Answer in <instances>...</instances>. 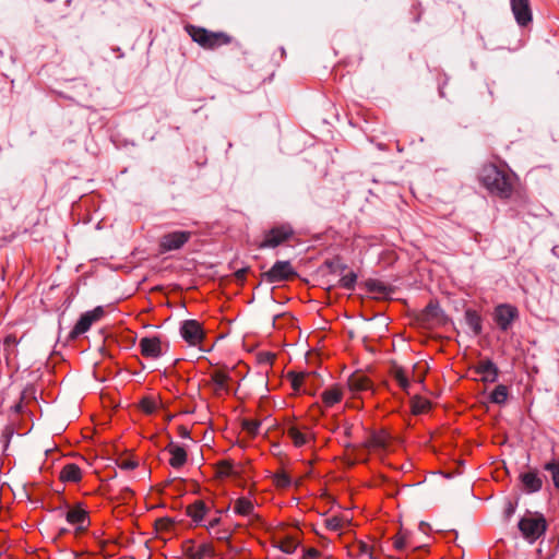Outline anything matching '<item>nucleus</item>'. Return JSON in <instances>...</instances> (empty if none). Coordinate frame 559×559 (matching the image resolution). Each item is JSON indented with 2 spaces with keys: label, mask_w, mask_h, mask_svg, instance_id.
Listing matches in <instances>:
<instances>
[{
  "label": "nucleus",
  "mask_w": 559,
  "mask_h": 559,
  "mask_svg": "<svg viewBox=\"0 0 559 559\" xmlns=\"http://www.w3.org/2000/svg\"><path fill=\"white\" fill-rule=\"evenodd\" d=\"M483 186L491 193L501 199H508L513 192V185L510 176L498 168L495 164L484 165L480 175Z\"/></svg>",
  "instance_id": "nucleus-1"
},
{
  "label": "nucleus",
  "mask_w": 559,
  "mask_h": 559,
  "mask_svg": "<svg viewBox=\"0 0 559 559\" xmlns=\"http://www.w3.org/2000/svg\"><path fill=\"white\" fill-rule=\"evenodd\" d=\"M185 31L195 44L205 50H215L228 46L234 40V37L226 32H213L193 24H186Z\"/></svg>",
  "instance_id": "nucleus-2"
},
{
  "label": "nucleus",
  "mask_w": 559,
  "mask_h": 559,
  "mask_svg": "<svg viewBox=\"0 0 559 559\" xmlns=\"http://www.w3.org/2000/svg\"><path fill=\"white\" fill-rule=\"evenodd\" d=\"M518 526L522 536L532 544L545 534L548 524L544 514L527 511L519 521Z\"/></svg>",
  "instance_id": "nucleus-3"
},
{
  "label": "nucleus",
  "mask_w": 559,
  "mask_h": 559,
  "mask_svg": "<svg viewBox=\"0 0 559 559\" xmlns=\"http://www.w3.org/2000/svg\"><path fill=\"white\" fill-rule=\"evenodd\" d=\"M293 235L294 229L289 224L277 225L264 233L263 240L257 247L258 249L276 248L290 239Z\"/></svg>",
  "instance_id": "nucleus-4"
},
{
  "label": "nucleus",
  "mask_w": 559,
  "mask_h": 559,
  "mask_svg": "<svg viewBox=\"0 0 559 559\" xmlns=\"http://www.w3.org/2000/svg\"><path fill=\"white\" fill-rule=\"evenodd\" d=\"M192 237V233L188 230H176L164 234L158 241L160 253L181 249Z\"/></svg>",
  "instance_id": "nucleus-5"
},
{
  "label": "nucleus",
  "mask_w": 559,
  "mask_h": 559,
  "mask_svg": "<svg viewBox=\"0 0 559 559\" xmlns=\"http://www.w3.org/2000/svg\"><path fill=\"white\" fill-rule=\"evenodd\" d=\"M297 275L289 261H277L273 266L262 274L265 282L273 284L289 281Z\"/></svg>",
  "instance_id": "nucleus-6"
},
{
  "label": "nucleus",
  "mask_w": 559,
  "mask_h": 559,
  "mask_svg": "<svg viewBox=\"0 0 559 559\" xmlns=\"http://www.w3.org/2000/svg\"><path fill=\"white\" fill-rule=\"evenodd\" d=\"M140 353L146 359H158L168 348L167 343H163L159 336H146L142 337L139 342Z\"/></svg>",
  "instance_id": "nucleus-7"
},
{
  "label": "nucleus",
  "mask_w": 559,
  "mask_h": 559,
  "mask_svg": "<svg viewBox=\"0 0 559 559\" xmlns=\"http://www.w3.org/2000/svg\"><path fill=\"white\" fill-rule=\"evenodd\" d=\"M181 337L190 345L198 346L205 337L201 323L197 320H186L180 326Z\"/></svg>",
  "instance_id": "nucleus-8"
},
{
  "label": "nucleus",
  "mask_w": 559,
  "mask_h": 559,
  "mask_svg": "<svg viewBox=\"0 0 559 559\" xmlns=\"http://www.w3.org/2000/svg\"><path fill=\"white\" fill-rule=\"evenodd\" d=\"M518 318L519 311L516 307L510 304H501L495 308L493 320L502 331H508Z\"/></svg>",
  "instance_id": "nucleus-9"
},
{
  "label": "nucleus",
  "mask_w": 559,
  "mask_h": 559,
  "mask_svg": "<svg viewBox=\"0 0 559 559\" xmlns=\"http://www.w3.org/2000/svg\"><path fill=\"white\" fill-rule=\"evenodd\" d=\"M105 316V310L102 306L94 308L91 311H86L83 313L74 328L72 329L70 335L71 337H76L90 330L93 323L99 321Z\"/></svg>",
  "instance_id": "nucleus-10"
},
{
  "label": "nucleus",
  "mask_w": 559,
  "mask_h": 559,
  "mask_svg": "<svg viewBox=\"0 0 559 559\" xmlns=\"http://www.w3.org/2000/svg\"><path fill=\"white\" fill-rule=\"evenodd\" d=\"M285 433L297 448H300L313 440V433L306 425L290 423L286 426Z\"/></svg>",
  "instance_id": "nucleus-11"
},
{
  "label": "nucleus",
  "mask_w": 559,
  "mask_h": 559,
  "mask_svg": "<svg viewBox=\"0 0 559 559\" xmlns=\"http://www.w3.org/2000/svg\"><path fill=\"white\" fill-rule=\"evenodd\" d=\"M513 15L521 26L532 22V10L528 0H511Z\"/></svg>",
  "instance_id": "nucleus-12"
},
{
  "label": "nucleus",
  "mask_w": 559,
  "mask_h": 559,
  "mask_svg": "<svg viewBox=\"0 0 559 559\" xmlns=\"http://www.w3.org/2000/svg\"><path fill=\"white\" fill-rule=\"evenodd\" d=\"M66 519L70 524L75 525L78 531H84L90 524L87 511L80 506L70 509L66 514Z\"/></svg>",
  "instance_id": "nucleus-13"
},
{
  "label": "nucleus",
  "mask_w": 559,
  "mask_h": 559,
  "mask_svg": "<svg viewBox=\"0 0 559 559\" xmlns=\"http://www.w3.org/2000/svg\"><path fill=\"white\" fill-rule=\"evenodd\" d=\"M234 512L241 516L249 518L250 522L260 521V516L254 513V504L248 498H238L234 503Z\"/></svg>",
  "instance_id": "nucleus-14"
},
{
  "label": "nucleus",
  "mask_w": 559,
  "mask_h": 559,
  "mask_svg": "<svg viewBox=\"0 0 559 559\" xmlns=\"http://www.w3.org/2000/svg\"><path fill=\"white\" fill-rule=\"evenodd\" d=\"M209 511L210 508L203 500H197L187 507V515L198 525L204 524Z\"/></svg>",
  "instance_id": "nucleus-15"
},
{
  "label": "nucleus",
  "mask_w": 559,
  "mask_h": 559,
  "mask_svg": "<svg viewBox=\"0 0 559 559\" xmlns=\"http://www.w3.org/2000/svg\"><path fill=\"white\" fill-rule=\"evenodd\" d=\"M476 373L480 376L484 382H495L498 378V368L489 359L480 360L475 368Z\"/></svg>",
  "instance_id": "nucleus-16"
},
{
  "label": "nucleus",
  "mask_w": 559,
  "mask_h": 559,
  "mask_svg": "<svg viewBox=\"0 0 559 559\" xmlns=\"http://www.w3.org/2000/svg\"><path fill=\"white\" fill-rule=\"evenodd\" d=\"M520 480L527 492H537L543 487V480L537 471H528L520 475Z\"/></svg>",
  "instance_id": "nucleus-17"
},
{
  "label": "nucleus",
  "mask_w": 559,
  "mask_h": 559,
  "mask_svg": "<svg viewBox=\"0 0 559 559\" xmlns=\"http://www.w3.org/2000/svg\"><path fill=\"white\" fill-rule=\"evenodd\" d=\"M348 389L354 393H359L362 391L370 390L372 383L370 379L362 373H353L347 380Z\"/></svg>",
  "instance_id": "nucleus-18"
},
{
  "label": "nucleus",
  "mask_w": 559,
  "mask_h": 559,
  "mask_svg": "<svg viewBox=\"0 0 559 559\" xmlns=\"http://www.w3.org/2000/svg\"><path fill=\"white\" fill-rule=\"evenodd\" d=\"M166 450L170 454L169 464L171 467L180 468L186 464L187 452L182 447L175 444L174 442H170Z\"/></svg>",
  "instance_id": "nucleus-19"
},
{
  "label": "nucleus",
  "mask_w": 559,
  "mask_h": 559,
  "mask_svg": "<svg viewBox=\"0 0 559 559\" xmlns=\"http://www.w3.org/2000/svg\"><path fill=\"white\" fill-rule=\"evenodd\" d=\"M386 444L388 435L384 431L373 432L362 442V447L368 450L384 449Z\"/></svg>",
  "instance_id": "nucleus-20"
},
{
  "label": "nucleus",
  "mask_w": 559,
  "mask_h": 559,
  "mask_svg": "<svg viewBox=\"0 0 559 559\" xmlns=\"http://www.w3.org/2000/svg\"><path fill=\"white\" fill-rule=\"evenodd\" d=\"M59 477L64 483H79L82 478V472L76 464L70 463L62 467Z\"/></svg>",
  "instance_id": "nucleus-21"
},
{
  "label": "nucleus",
  "mask_w": 559,
  "mask_h": 559,
  "mask_svg": "<svg viewBox=\"0 0 559 559\" xmlns=\"http://www.w3.org/2000/svg\"><path fill=\"white\" fill-rule=\"evenodd\" d=\"M322 402L326 407H332L333 405L341 402L343 397V391L338 385H333L326 390H324L321 394Z\"/></svg>",
  "instance_id": "nucleus-22"
},
{
  "label": "nucleus",
  "mask_w": 559,
  "mask_h": 559,
  "mask_svg": "<svg viewBox=\"0 0 559 559\" xmlns=\"http://www.w3.org/2000/svg\"><path fill=\"white\" fill-rule=\"evenodd\" d=\"M215 554L214 547L210 543L199 544L193 546L189 550V556L191 559H205L211 558Z\"/></svg>",
  "instance_id": "nucleus-23"
},
{
  "label": "nucleus",
  "mask_w": 559,
  "mask_h": 559,
  "mask_svg": "<svg viewBox=\"0 0 559 559\" xmlns=\"http://www.w3.org/2000/svg\"><path fill=\"white\" fill-rule=\"evenodd\" d=\"M391 376L399 383L400 388L404 392L408 393L411 382H409L406 371L401 366L394 365L391 368Z\"/></svg>",
  "instance_id": "nucleus-24"
},
{
  "label": "nucleus",
  "mask_w": 559,
  "mask_h": 559,
  "mask_svg": "<svg viewBox=\"0 0 559 559\" xmlns=\"http://www.w3.org/2000/svg\"><path fill=\"white\" fill-rule=\"evenodd\" d=\"M465 321L475 335H479L481 333V317L478 314L477 311L467 309L465 311Z\"/></svg>",
  "instance_id": "nucleus-25"
},
{
  "label": "nucleus",
  "mask_w": 559,
  "mask_h": 559,
  "mask_svg": "<svg viewBox=\"0 0 559 559\" xmlns=\"http://www.w3.org/2000/svg\"><path fill=\"white\" fill-rule=\"evenodd\" d=\"M349 519L344 515H332L325 520V527L330 531L337 532L349 525Z\"/></svg>",
  "instance_id": "nucleus-26"
},
{
  "label": "nucleus",
  "mask_w": 559,
  "mask_h": 559,
  "mask_svg": "<svg viewBox=\"0 0 559 559\" xmlns=\"http://www.w3.org/2000/svg\"><path fill=\"white\" fill-rule=\"evenodd\" d=\"M228 373L222 370H215L211 374V380L215 385V392L218 393L221 391L228 392L227 382L229 380Z\"/></svg>",
  "instance_id": "nucleus-27"
},
{
  "label": "nucleus",
  "mask_w": 559,
  "mask_h": 559,
  "mask_svg": "<svg viewBox=\"0 0 559 559\" xmlns=\"http://www.w3.org/2000/svg\"><path fill=\"white\" fill-rule=\"evenodd\" d=\"M509 396V390L506 385L499 384L490 394V402L502 405L507 402Z\"/></svg>",
  "instance_id": "nucleus-28"
},
{
  "label": "nucleus",
  "mask_w": 559,
  "mask_h": 559,
  "mask_svg": "<svg viewBox=\"0 0 559 559\" xmlns=\"http://www.w3.org/2000/svg\"><path fill=\"white\" fill-rule=\"evenodd\" d=\"M544 469L549 472L555 488L559 489V459H552L544 465Z\"/></svg>",
  "instance_id": "nucleus-29"
},
{
  "label": "nucleus",
  "mask_w": 559,
  "mask_h": 559,
  "mask_svg": "<svg viewBox=\"0 0 559 559\" xmlns=\"http://www.w3.org/2000/svg\"><path fill=\"white\" fill-rule=\"evenodd\" d=\"M430 402L423 397H416L412 402V411L414 414H424L430 409Z\"/></svg>",
  "instance_id": "nucleus-30"
},
{
  "label": "nucleus",
  "mask_w": 559,
  "mask_h": 559,
  "mask_svg": "<svg viewBox=\"0 0 559 559\" xmlns=\"http://www.w3.org/2000/svg\"><path fill=\"white\" fill-rule=\"evenodd\" d=\"M216 473L221 477H227L234 474V465L230 461H219L216 464Z\"/></svg>",
  "instance_id": "nucleus-31"
},
{
  "label": "nucleus",
  "mask_w": 559,
  "mask_h": 559,
  "mask_svg": "<svg viewBox=\"0 0 559 559\" xmlns=\"http://www.w3.org/2000/svg\"><path fill=\"white\" fill-rule=\"evenodd\" d=\"M356 282L357 274L355 272H349L341 277L340 286L347 290H353L355 288Z\"/></svg>",
  "instance_id": "nucleus-32"
},
{
  "label": "nucleus",
  "mask_w": 559,
  "mask_h": 559,
  "mask_svg": "<svg viewBox=\"0 0 559 559\" xmlns=\"http://www.w3.org/2000/svg\"><path fill=\"white\" fill-rule=\"evenodd\" d=\"M214 538L221 542H228L231 537L233 532L228 527H222L221 525L209 532Z\"/></svg>",
  "instance_id": "nucleus-33"
},
{
  "label": "nucleus",
  "mask_w": 559,
  "mask_h": 559,
  "mask_svg": "<svg viewBox=\"0 0 559 559\" xmlns=\"http://www.w3.org/2000/svg\"><path fill=\"white\" fill-rule=\"evenodd\" d=\"M259 428H260V421H258V420H253V419H243L242 420V429L251 437H254L259 433Z\"/></svg>",
  "instance_id": "nucleus-34"
},
{
  "label": "nucleus",
  "mask_w": 559,
  "mask_h": 559,
  "mask_svg": "<svg viewBox=\"0 0 559 559\" xmlns=\"http://www.w3.org/2000/svg\"><path fill=\"white\" fill-rule=\"evenodd\" d=\"M141 409L146 414H153L157 408V403L154 399L144 397L140 402Z\"/></svg>",
  "instance_id": "nucleus-35"
},
{
  "label": "nucleus",
  "mask_w": 559,
  "mask_h": 559,
  "mask_svg": "<svg viewBox=\"0 0 559 559\" xmlns=\"http://www.w3.org/2000/svg\"><path fill=\"white\" fill-rule=\"evenodd\" d=\"M221 513H223L222 510H216V514L214 516L210 518L207 521L205 520V522H204V524H202V526H204L209 532H212V530H214L215 527L221 525V522H222Z\"/></svg>",
  "instance_id": "nucleus-36"
},
{
  "label": "nucleus",
  "mask_w": 559,
  "mask_h": 559,
  "mask_svg": "<svg viewBox=\"0 0 559 559\" xmlns=\"http://www.w3.org/2000/svg\"><path fill=\"white\" fill-rule=\"evenodd\" d=\"M274 484L276 487L285 488L290 485V478L285 473H277L274 475Z\"/></svg>",
  "instance_id": "nucleus-37"
},
{
  "label": "nucleus",
  "mask_w": 559,
  "mask_h": 559,
  "mask_svg": "<svg viewBox=\"0 0 559 559\" xmlns=\"http://www.w3.org/2000/svg\"><path fill=\"white\" fill-rule=\"evenodd\" d=\"M393 545H394V548L397 549V550H404L407 546V542H406V535L402 532H400L399 534H396L394 537H393Z\"/></svg>",
  "instance_id": "nucleus-38"
},
{
  "label": "nucleus",
  "mask_w": 559,
  "mask_h": 559,
  "mask_svg": "<svg viewBox=\"0 0 559 559\" xmlns=\"http://www.w3.org/2000/svg\"><path fill=\"white\" fill-rule=\"evenodd\" d=\"M367 287L372 293H383L385 290L384 284L377 280H370L367 283Z\"/></svg>",
  "instance_id": "nucleus-39"
},
{
  "label": "nucleus",
  "mask_w": 559,
  "mask_h": 559,
  "mask_svg": "<svg viewBox=\"0 0 559 559\" xmlns=\"http://www.w3.org/2000/svg\"><path fill=\"white\" fill-rule=\"evenodd\" d=\"M358 552L372 558V547L364 542L358 543Z\"/></svg>",
  "instance_id": "nucleus-40"
},
{
  "label": "nucleus",
  "mask_w": 559,
  "mask_h": 559,
  "mask_svg": "<svg viewBox=\"0 0 559 559\" xmlns=\"http://www.w3.org/2000/svg\"><path fill=\"white\" fill-rule=\"evenodd\" d=\"M304 374H292V386L294 391H299L304 381Z\"/></svg>",
  "instance_id": "nucleus-41"
},
{
  "label": "nucleus",
  "mask_w": 559,
  "mask_h": 559,
  "mask_svg": "<svg viewBox=\"0 0 559 559\" xmlns=\"http://www.w3.org/2000/svg\"><path fill=\"white\" fill-rule=\"evenodd\" d=\"M119 466L123 469H134L138 466V463L132 460H122Z\"/></svg>",
  "instance_id": "nucleus-42"
},
{
  "label": "nucleus",
  "mask_w": 559,
  "mask_h": 559,
  "mask_svg": "<svg viewBox=\"0 0 559 559\" xmlns=\"http://www.w3.org/2000/svg\"><path fill=\"white\" fill-rule=\"evenodd\" d=\"M320 552L314 548H309L302 556L301 559H317Z\"/></svg>",
  "instance_id": "nucleus-43"
},
{
  "label": "nucleus",
  "mask_w": 559,
  "mask_h": 559,
  "mask_svg": "<svg viewBox=\"0 0 559 559\" xmlns=\"http://www.w3.org/2000/svg\"><path fill=\"white\" fill-rule=\"evenodd\" d=\"M178 432H179V436L181 438H189L190 437V431L185 426H180L178 428Z\"/></svg>",
  "instance_id": "nucleus-44"
},
{
  "label": "nucleus",
  "mask_w": 559,
  "mask_h": 559,
  "mask_svg": "<svg viewBox=\"0 0 559 559\" xmlns=\"http://www.w3.org/2000/svg\"><path fill=\"white\" fill-rule=\"evenodd\" d=\"M17 343L16 341V337L14 335H8L5 338H4V344H13L15 345Z\"/></svg>",
  "instance_id": "nucleus-45"
},
{
  "label": "nucleus",
  "mask_w": 559,
  "mask_h": 559,
  "mask_svg": "<svg viewBox=\"0 0 559 559\" xmlns=\"http://www.w3.org/2000/svg\"><path fill=\"white\" fill-rule=\"evenodd\" d=\"M246 273H247V270H246V269H242V270H239V271H237V272H236V276H237L238 278H245Z\"/></svg>",
  "instance_id": "nucleus-46"
},
{
  "label": "nucleus",
  "mask_w": 559,
  "mask_h": 559,
  "mask_svg": "<svg viewBox=\"0 0 559 559\" xmlns=\"http://www.w3.org/2000/svg\"><path fill=\"white\" fill-rule=\"evenodd\" d=\"M352 428H353V427H352L350 425H345V426H344V435H345V436H347V437H349V436H350V433H352Z\"/></svg>",
  "instance_id": "nucleus-47"
},
{
  "label": "nucleus",
  "mask_w": 559,
  "mask_h": 559,
  "mask_svg": "<svg viewBox=\"0 0 559 559\" xmlns=\"http://www.w3.org/2000/svg\"><path fill=\"white\" fill-rule=\"evenodd\" d=\"M423 380H424V377H423V376L418 377V381H419V382H423Z\"/></svg>",
  "instance_id": "nucleus-48"
}]
</instances>
